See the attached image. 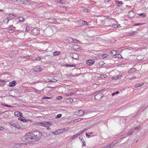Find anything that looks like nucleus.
<instances>
[{"mask_svg":"<svg viewBox=\"0 0 148 148\" xmlns=\"http://www.w3.org/2000/svg\"><path fill=\"white\" fill-rule=\"evenodd\" d=\"M42 133L40 132L36 131L32 134L30 133L26 134L25 136L22 138V140L25 142H35L40 139Z\"/></svg>","mask_w":148,"mask_h":148,"instance_id":"f257e3e1","label":"nucleus"},{"mask_svg":"<svg viewBox=\"0 0 148 148\" xmlns=\"http://www.w3.org/2000/svg\"><path fill=\"white\" fill-rule=\"evenodd\" d=\"M103 95L101 93H98L95 96V98L97 101L99 100L103 96Z\"/></svg>","mask_w":148,"mask_h":148,"instance_id":"f03ea898","label":"nucleus"},{"mask_svg":"<svg viewBox=\"0 0 148 148\" xmlns=\"http://www.w3.org/2000/svg\"><path fill=\"white\" fill-rule=\"evenodd\" d=\"M70 56L75 59H78L79 58L78 54L76 53H71L70 54Z\"/></svg>","mask_w":148,"mask_h":148,"instance_id":"7ed1b4c3","label":"nucleus"},{"mask_svg":"<svg viewBox=\"0 0 148 148\" xmlns=\"http://www.w3.org/2000/svg\"><path fill=\"white\" fill-rule=\"evenodd\" d=\"M85 112L82 110H77L75 112V114L79 116H81L84 114Z\"/></svg>","mask_w":148,"mask_h":148,"instance_id":"20e7f679","label":"nucleus"},{"mask_svg":"<svg viewBox=\"0 0 148 148\" xmlns=\"http://www.w3.org/2000/svg\"><path fill=\"white\" fill-rule=\"evenodd\" d=\"M39 32V31L37 28H34L32 31V33L33 35H38Z\"/></svg>","mask_w":148,"mask_h":148,"instance_id":"39448f33","label":"nucleus"},{"mask_svg":"<svg viewBox=\"0 0 148 148\" xmlns=\"http://www.w3.org/2000/svg\"><path fill=\"white\" fill-rule=\"evenodd\" d=\"M39 124L42 126H43L44 127H46L47 125H51L52 123L50 122H41L39 123Z\"/></svg>","mask_w":148,"mask_h":148,"instance_id":"423d86ee","label":"nucleus"},{"mask_svg":"<svg viewBox=\"0 0 148 148\" xmlns=\"http://www.w3.org/2000/svg\"><path fill=\"white\" fill-rule=\"evenodd\" d=\"M42 69L41 68L40 66H37L33 68V70L36 72H40L42 71Z\"/></svg>","mask_w":148,"mask_h":148,"instance_id":"0eeeda50","label":"nucleus"},{"mask_svg":"<svg viewBox=\"0 0 148 148\" xmlns=\"http://www.w3.org/2000/svg\"><path fill=\"white\" fill-rule=\"evenodd\" d=\"M10 124L11 126L14 127L18 129L20 127L19 126V125L17 123L10 122Z\"/></svg>","mask_w":148,"mask_h":148,"instance_id":"6e6552de","label":"nucleus"},{"mask_svg":"<svg viewBox=\"0 0 148 148\" xmlns=\"http://www.w3.org/2000/svg\"><path fill=\"white\" fill-rule=\"evenodd\" d=\"M95 62V61H94L91 60H88L86 61V63L88 65H92L94 64Z\"/></svg>","mask_w":148,"mask_h":148,"instance_id":"1a4fd4ad","label":"nucleus"},{"mask_svg":"<svg viewBox=\"0 0 148 148\" xmlns=\"http://www.w3.org/2000/svg\"><path fill=\"white\" fill-rule=\"evenodd\" d=\"M14 114L15 116L18 117H21L22 116V113L18 111H16L14 112Z\"/></svg>","mask_w":148,"mask_h":148,"instance_id":"9d476101","label":"nucleus"},{"mask_svg":"<svg viewBox=\"0 0 148 148\" xmlns=\"http://www.w3.org/2000/svg\"><path fill=\"white\" fill-rule=\"evenodd\" d=\"M16 82L15 81H13L9 83V85L10 86L13 87L15 86Z\"/></svg>","mask_w":148,"mask_h":148,"instance_id":"9b49d317","label":"nucleus"},{"mask_svg":"<svg viewBox=\"0 0 148 148\" xmlns=\"http://www.w3.org/2000/svg\"><path fill=\"white\" fill-rule=\"evenodd\" d=\"M136 70L135 68H133L130 69L128 71V73L130 74L133 73L136 71Z\"/></svg>","mask_w":148,"mask_h":148,"instance_id":"f8f14e48","label":"nucleus"},{"mask_svg":"<svg viewBox=\"0 0 148 148\" xmlns=\"http://www.w3.org/2000/svg\"><path fill=\"white\" fill-rule=\"evenodd\" d=\"M117 54V53L116 51L114 50H112V57L113 56L116 57Z\"/></svg>","mask_w":148,"mask_h":148,"instance_id":"ddd939ff","label":"nucleus"},{"mask_svg":"<svg viewBox=\"0 0 148 148\" xmlns=\"http://www.w3.org/2000/svg\"><path fill=\"white\" fill-rule=\"evenodd\" d=\"M134 129H132L130 130L127 134V136H130L132 135V133L134 132Z\"/></svg>","mask_w":148,"mask_h":148,"instance_id":"4468645a","label":"nucleus"},{"mask_svg":"<svg viewBox=\"0 0 148 148\" xmlns=\"http://www.w3.org/2000/svg\"><path fill=\"white\" fill-rule=\"evenodd\" d=\"M79 136V134H78L77 133V134L73 135L72 136V137L71 138V140H72L74 139Z\"/></svg>","mask_w":148,"mask_h":148,"instance_id":"2eb2a0df","label":"nucleus"},{"mask_svg":"<svg viewBox=\"0 0 148 148\" xmlns=\"http://www.w3.org/2000/svg\"><path fill=\"white\" fill-rule=\"evenodd\" d=\"M46 30L47 31H48L49 32V33L50 34H51L53 32V30L51 29V28L50 27L47 28L46 29Z\"/></svg>","mask_w":148,"mask_h":148,"instance_id":"dca6fc26","label":"nucleus"},{"mask_svg":"<svg viewBox=\"0 0 148 148\" xmlns=\"http://www.w3.org/2000/svg\"><path fill=\"white\" fill-rule=\"evenodd\" d=\"M73 101V100L72 99H67L66 100V103H72Z\"/></svg>","mask_w":148,"mask_h":148,"instance_id":"f3484780","label":"nucleus"},{"mask_svg":"<svg viewBox=\"0 0 148 148\" xmlns=\"http://www.w3.org/2000/svg\"><path fill=\"white\" fill-rule=\"evenodd\" d=\"M115 2L118 6L121 7L122 6V2L121 1H115Z\"/></svg>","mask_w":148,"mask_h":148,"instance_id":"a211bd4d","label":"nucleus"},{"mask_svg":"<svg viewBox=\"0 0 148 148\" xmlns=\"http://www.w3.org/2000/svg\"><path fill=\"white\" fill-rule=\"evenodd\" d=\"M136 31H133L129 33L128 34L130 36H133L136 34Z\"/></svg>","mask_w":148,"mask_h":148,"instance_id":"6ab92c4d","label":"nucleus"},{"mask_svg":"<svg viewBox=\"0 0 148 148\" xmlns=\"http://www.w3.org/2000/svg\"><path fill=\"white\" fill-rule=\"evenodd\" d=\"M122 76L121 75H119L117 77H113L112 78L113 79H120L122 77Z\"/></svg>","mask_w":148,"mask_h":148,"instance_id":"aec40b11","label":"nucleus"},{"mask_svg":"<svg viewBox=\"0 0 148 148\" xmlns=\"http://www.w3.org/2000/svg\"><path fill=\"white\" fill-rule=\"evenodd\" d=\"M16 19H19V21L20 22H23L24 21V19L22 16L17 18Z\"/></svg>","mask_w":148,"mask_h":148,"instance_id":"412c9836","label":"nucleus"},{"mask_svg":"<svg viewBox=\"0 0 148 148\" xmlns=\"http://www.w3.org/2000/svg\"><path fill=\"white\" fill-rule=\"evenodd\" d=\"M60 53V52L59 51H55L53 53V55L54 56H57Z\"/></svg>","mask_w":148,"mask_h":148,"instance_id":"4be33fe9","label":"nucleus"},{"mask_svg":"<svg viewBox=\"0 0 148 148\" xmlns=\"http://www.w3.org/2000/svg\"><path fill=\"white\" fill-rule=\"evenodd\" d=\"M138 15L139 16H142L143 18H145L146 16V15L144 13H141Z\"/></svg>","mask_w":148,"mask_h":148,"instance_id":"5701e85b","label":"nucleus"},{"mask_svg":"<svg viewBox=\"0 0 148 148\" xmlns=\"http://www.w3.org/2000/svg\"><path fill=\"white\" fill-rule=\"evenodd\" d=\"M82 119H83L82 118V119H80V118L78 119H75V120H73V122H77V121H81V120H82Z\"/></svg>","mask_w":148,"mask_h":148,"instance_id":"b1692460","label":"nucleus"},{"mask_svg":"<svg viewBox=\"0 0 148 148\" xmlns=\"http://www.w3.org/2000/svg\"><path fill=\"white\" fill-rule=\"evenodd\" d=\"M143 84H141V83H140V84H136L135 85V87H138L141 86Z\"/></svg>","mask_w":148,"mask_h":148,"instance_id":"393cba45","label":"nucleus"},{"mask_svg":"<svg viewBox=\"0 0 148 148\" xmlns=\"http://www.w3.org/2000/svg\"><path fill=\"white\" fill-rule=\"evenodd\" d=\"M9 21V18H8L5 19L4 20V23H6L7 24L8 23Z\"/></svg>","mask_w":148,"mask_h":148,"instance_id":"a878e982","label":"nucleus"},{"mask_svg":"<svg viewBox=\"0 0 148 148\" xmlns=\"http://www.w3.org/2000/svg\"><path fill=\"white\" fill-rule=\"evenodd\" d=\"M107 76L105 75H100L99 77L103 79L104 78H105Z\"/></svg>","mask_w":148,"mask_h":148,"instance_id":"bb28decb","label":"nucleus"},{"mask_svg":"<svg viewBox=\"0 0 148 148\" xmlns=\"http://www.w3.org/2000/svg\"><path fill=\"white\" fill-rule=\"evenodd\" d=\"M2 105H3V106H5L7 107H13V106H10V105H8L7 104H3Z\"/></svg>","mask_w":148,"mask_h":148,"instance_id":"cd10ccee","label":"nucleus"},{"mask_svg":"<svg viewBox=\"0 0 148 148\" xmlns=\"http://www.w3.org/2000/svg\"><path fill=\"white\" fill-rule=\"evenodd\" d=\"M50 20H51V22L52 23H54V24H56V23H55V22H53L52 21H56V19L55 18H53L52 19H50Z\"/></svg>","mask_w":148,"mask_h":148,"instance_id":"c85d7f7f","label":"nucleus"},{"mask_svg":"<svg viewBox=\"0 0 148 148\" xmlns=\"http://www.w3.org/2000/svg\"><path fill=\"white\" fill-rule=\"evenodd\" d=\"M62 114H58L56 116V118H59L62 116Z\"/></svg>","mask_w":148,"mask_h":148,"instance_id":"c756f323","label":"nucleus"},{"mask_svg":"<svg viewBox=\"0 0 148 148\" xmlns=\"http://www.w3.org/2000/svg\"><path fill=\"white\" fill-rule=\"evenodd\" d=\"M118 27V25L116 24H112V27H113L114 28H116L117 27Z\"/></svg>","mask_w":148,"mask_h":148,"instance_id":"7c9ffc66","label":"nucleus"},{"mask_svg":"<svg viewBox=\"0 0 148 148\" xmlns=\"http://www.w3.org/2000/svg\"><path fill=\"white\" fill-rule=\"evenodd\" d=\"M119 92L118 91H117L115 92H113L112 94V95L113 96L115 94H118Z\"/></svg>","mask_w":148,"mask_h":148,"instance_id":"2f4dec72","label":"nucleus"},{"mask_svg":"<svg viewBox=\"0 0 148 148\" xmlns=\"http://www.w3.org/2000/svg\"><path fill=\"white\" fill-rule=\"evenodd\" d=\"M119 92L118 91H117L115 92H113L112 94V95L113 96L115 94H118Z\"/></svg>","mask_w":148,"mask_h":148,"instance_id":"473e14b6","label":"nucleus"},{"mask_svg":"<svg viewBox=\"0 0 148 148\" xmlns=\"http://www.w3.org/2000/svg\"><path fill=\"white\" fill-rule=\"evenodd\" d=\"M74 94V93L73 92H70L69 93H68L66 95V96H71L72 95H73Z\"/></svg>","mask_w":148,"mask_h":148,"instance_id":"72a5a7b5","label":"nucleus"},{"mask_svg":"<svg viewBox=\"0 0 148 148\" xmlns=\"http://www.w3.org/2000/svg\"><path fill=\"white\" fill-rule=\"evenodd\" d=\"M140 128H141V126H139L138 127H135V130H138L139 129H140Z\"/></svg>","mask_w":148,"mask_h":148,"instance_id":"f704fd0d","label":"nucleus"},{"mask_svg":"<svg viewBox=\"0 0 148 148\" xmlns=\"http://www.w3.org/2000/svg\"><path fill=\"white\" fill-rule=\"evenodd\" d=\"M115 57L121 58V55H120L119 54L117 53L116 56V57Z\"/></svg>","mask_w":148,"mask_h":148,"instance_id":"c9c22d12","label":"nucleus"},{"mask_svg":"<svg viewBox=\"0 0 148 148\" xmlns=\"http://www.w3.org/2000/svg\"><path fill=\"white\" fill-rule=\"evenodd\" d=\"M136 78H136V77H132V78H128V79H129V80H132L136 79Z\"/></svg>","mask_w":148,"mask_h":148,"instance_id":"e433bc0d","label":"nucleus"},{"mask_svg":"<svg viewBox=\"0 0 148 148\" xmlns=\"http://www.w3.org/2000/svg\"><path fill=\"white\" fill-rule=\"evenodd\" d=\"M88 25V23L86 21H84L83 25Z\"/></svg>","mask_w":148,"mask_h":148,"instance_id":"4c0bfd02","label":"nucleus"},{"mask_svg":"<svg viewBox=\"0 0 148 148\" xmlns=\"http://www.w3.org/2000/svg\"><path fill=\"white\" fill-rule=\"evenodd\" d=\"M51 82H56L57 81V80L56 79L53 78L51 80Z\"/></svg>","mask_w":148,"mask_h":148,"instance_id":"58836bf2","label":"nucleus"},{"mask_svg":"<svg viewBox=\"0 0 148 148\" xmlns=\"http://www.w3.org/2000/svg\"><path fill=\"white\" fill-rule=\"evenodd\" d=\"M18 119L19 120L21 121H25V119H23L22 118H21V117H19L18 118Z\"/></svg>","mask_w":148,"mask_h":148,"instance_id":"ea45409f","label":"nucleus"},{"mask_svg":"<svg viewBox=\"0 0 148 148\" xmlns=\"http://www.w3.org/2000/svg\"><path fill=\"white\" fill-rule=\"evenodd\" d=\"M85 131V130H82L77 133L78 134H79V135L80 134H82L83 132Z\"/></svg>","mask_w":148,"mask_h":148,"instance_id":"a19ab883","label":"nucleus"},{"mask_svg":"<svg viewBox=\"0 0 148 148\" xmlns=\"http://www.w3.org/2000/svg\"><path fill=\"white\" fill-rule=\"evenodd\" d=\"M20 145H21L20 144H18L15 145H14V147H20Z\"/></svg>","mask_w":148,"mask_h":148,"instance_id":"79ce46f5","label":"nucleus"},{"mask_svg":"<svg viewBox=\"0 0 148 148\" xmlns=\"http://www.w3.org/2000/svg\"><path fill=\"white\" fill-rule=\"evenodd\" d=\"M9 16L10 17H11L12 16H14V17H16V16H15V15H14V14H9Z\"/></svg>","mask_w":148,"mask_h":148,"instance_id":"37998d69","label":"nucleus"},{"mask_svg":"<svg viewBox=\"0 0 148 148\" xmlns=\"http://www.w3.org/2000/svg\"><path fill=\"white\" fill-rule=\"evenodd\" d=\"M66 66L67 67H74V66L72 64H66Z\"/></svg>","mask_w":148,"mask_h":148,"instance_id":"c03bdc74","label":"nucleus"},{"mask_svg":"<svg viewBox=\"0 0 148 148\" xmlns=\"http://www.w3.org/2000/svg\"><path fill=\"white\" fill-rule=\"evenodd\" d=\"M84 11L86 12H89L90 11L89 10L87 9H86V8L84 9Z\"/></svg>","mask_w":148,"mask_h":148,"instance_id":"a18cd8bd","label":"nucleus"},{"mask_svg":"<svg viewBox=\"0 0 148 148\" xmlns=\"http://www.w3.org/2000/svg\"><path fill=\"white\" fill-rule=\"evenodd\" d=\"M57 1L60 3H62V0H57Z\"/></svg>","mask_w":148,"mask_h":148,"instance_id":"49530a36","label":"nucleus"},{"mask_svg":"<svg viewBox=\"0 0 148 148\" xmlns=\"http://www.w3.org/2000/svg\"><path fill=\"white\" fill-rule=\"evenodd\" d=\"M102 57L103 58H105L107 57V55L106 54H103L102 56Z\"/></svg>","mask_w":148,"mask_h":148,"instance_id":"de8ad7c7","label":"nucleus"},{"mask_svg":"<svg viewBox=\"0 0 148 148\" xmlns=\"http://www.w3.org/2000/svg\"><path fill=\"white\" fill-rule=\"evenodd\" d=\"M8 31L9 33H11L13 32V30L12 29H9Z\"/></svg>","mask_w":148,"mask_h":148,"instance_id":"09e8293b","label":"nucleus"},{"mask_svg":"<svg viewBox=\"0 0 148 148\" xmlns=\"http://www.w3.org/2000/svg\"><path fill=\"white\" fill-rule=\"evenodd\" d=\"M41 59V58L40 57H37L36 58L35 60H36L39 61Z\"/></svg>","mask_w":148,"mask_h":148,"instance_id":"8fccbe9b","label":"nucleus"},{"mask_svg":"<svg viewBox=\"0 0 148 148\" xmlns=\"http://www.w3.org/2000/svg\"><path fill=\"white\" fill-rule=\"evenodd\" d=\"M43 99H50V97H43Z\"/></svg>","mask_w":148,"mask_h":148,"instance_id":"3c124183","label":"nucleus"},{"mask_svg":"<svg viewBox=\"0 0 148 148\" xmlns=\"http://www.w3.org/2000/svg\"><path fill=\"white\" fill-rule=\"evenodd\" d=\"M84 21H83V20H80L79 21V22L80 23H81V24L83 25V23H84Z\"/></svg>","mask_w":148,"mask_h":148,"instance_id":"603ef678","label":"nucleus"},{"mask_svg":"<svg viewBox=\"0 0 148 148\" xmlns=\"http://www.w3.org/2000/svg\"><path fill=\"white\" fill-rule=\"evenodd\" d=\"M62 97L61 96H58L57 98V99L60 100L62 99Z\"/></svg>","mask_w":148,"mask_h":148,"instance_id":"864d4df0","label":"nucleus"},{"mask_svg":"<svg viewBox=\"0 0 148 148\" xmlns=\"http://www.w3.org/2000/svg\"><path fill=\"white\" fill-rule=\"evenodd\" d=\"M86 136H87L88 138H90V135L89 134H88L87 132L86 133Z\"/></svg>","mask_w":148,"mask_h":148,"instance_id":"5fc2aeb1","label":"nucleus"},{"mask_svg":"<svg viewBox=\"0 0 148 148\" xmlns=\"http://www.w3.org/2000/svg\"><path fill=\"white\" fill-rule=\"evenodd\" d=\"M129 14H133V15H132L133 16H131V17H133V16L134 15V14L133 12L132 11H130V12H129Z\"/></svg>","mask_w":148,"mask_h":148,"instance_id":"6e6d98bb","label":"nucleus"},{"mask_svg":"<svg viewBox=\"0 0 148 148\" xmlns=\"http://www.w3.org/2000/svg\"><path fill=\"white\" fill-rule=\"evenodd\" d=\"M79 139L82 141V143H83V145H82V146H85L86 145V144H85V142L84 141V142L82 140V139H80V138H79Z\"/></svg>","mask_w":148,"mask_h":148,"instance_id":"4d7b16f0","label":"nucleus"},{"mask_svg":"<svg viewBox=\"0 0 148 148\" xmlns=\"http://www.w3.org/2000/svg\"><path fill=\"white\" fill-rule=\"evenodd\" d=\"M72 41L71 42H74L75 43H76L77 42V40H73V39H72Z\"/></svg>","mask_w":148,"mask_h":148,"instance_id":"13d9d810","label":"nucleus"},{"mask_svg":"<svg viewBox=\"0 0 148 148\" xmlns=\"http://www.w3.org/2000/svg\"><path fill=\"white\" fill-rule=\"evenodd\" d=\"M24 58H25L27 59L31 58H30V56H25V57H24Z\"/></svg>","mask_w":148,"mask_h":148,"instance_id":"bf43d9fd","label":"nucleus"},{"mask_svg":"<svg viewBox=\"0 0 148 148\" xmlns=\"http://www.w3.org/2000/svg\"><path fill=\"white\" fill-rule=\"evenodd\" d=\"M116 41V40L114 39H112V42L114 43Z\"/></svg>","mask_w":148,"mask_h":148,"instance_id":"052dcab7","label":"nucleus"},{"mask_svg":"<svg viewBox=\"0 0 148 148\" xmlns=\"http://www.w3.org/2000/svg\"><path fill=\"white\" fill-rule=\"evenodd\" d=\"M3 128L0 126V130H3Z\"/></svg>","mask_w":148,"mask_h":148,"instance_id":"680f3d73","label":"nucleus"},{"mask_svg":"<svg viewBox=\"0 0 148 148\" xmlns=\"http://www.w3.org/2000/svg\"><path fill=\"white\" fill-rule=\"evenodd\" d=\"M50 127H49V126H47V129H48V130H49V129H50Z\"/></svg>","mask_w":148,"mask_h":148,"instance_id":"e2e57ef3","label":"nucleus"},{"mask_svg":"<svg viewBox=\"0 0 148 148\" xmlns=\"http://www.w3.org/2000/svg\"><path fill=\"white\" fill-rule=\"evenodd\" d=\"M51 79H48V82H51Z\"/></svg>","mask_w":148,"mask_h":148,"instance_id":"0e129e2a","label":"nucleus"},{"mask_svg":"<svg viewBox=\"0 0 148 148\" xmlns=\"http://www.w3.org/2000/svg\"><path fill=\"white\" fill-rule=\"evenodd\" d=\"M106 17L107 18H109V19H110V18H109V16H106Z\"/></svg>","mask_w":148,"mask_h":148,"instance_id":"69168bd1","label":"nucleus"},{"mask_svg":"<svg viewBox=\"0 0 148 148\" xmlns=\"http://www.w3.org/2000/svg\"><path fill=\"white\" fill-rule=\"evenodd\" d=\"M26 27V30L27 31H29V30H27L28 29H27V27Z\"/></svg>","mask_w":148,"mask_h":148,"instance_id":"338daca9","label":"nucleus"},{"mask_svg":"<svg viewBox=\"0 0 148 148\" xmlns=\"http://www.w3.org/2000/svg\"><path fill=\"white\" fill-rule=\"evenodd\" d=\"M140 24V23H137V24H135V25H139Z\"/></svg>","mask_w":148,"mask_h":148,"instance_id":"774afa93","label":"nucleus"}]
</instances>
